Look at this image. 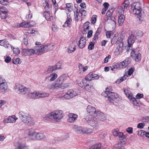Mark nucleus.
<instances>
[{
	"mask_svg": "<svg viewBox=\"0 0 149 149\" xmlns=\"http://www.w3.org/2000/svg\"><path fill=\"white\" fill-rule=\"evenodd\" d=\"M102 95L105 97L108 98V100L111 103L115 105H117L122 100L121 97L117 94L111 92L108 88L106 91L103 92Z\"/></svg>",
	"mask_w": 149,
	"mask_h": 149,
	"instance_id": "obj_1",
	"label": "nucleus"
},
{
	"mask_svg": "<svg viewBox=\"0 0 149 149\" xmlns=\"http://www.w3.org/2000/svg\"><path fill=\"white\" fill-rule=\"evenodd\" d=\"M63 114L62 111L57 110L47 114L43 118L49 121L55 120L59 121L63 118Z\"/></svg>",
	"mask_w": 149,
	"mask_h": 149,
	"instance_id": "obj_2",
	"label": "nucleus"
},
{
	"mask_svg": "<svg viewBox=\"0 0 149 149\" xmlns=\"http://www.w3.org/2000/svg\"><path fill=\"white\" fill-rule=\"evenodd\" d=\"M141 5L139 2L133 3L131 6V10L132 12L138 17V20L139 21L143 20L141 17V12L142 10Z\"/></svg>",
	"mask_w": 149,
	"mask_h": 149,
	"instance_id": "obj_3",
	"label": "nucleus"
},
{
	"mask_svg": "<svg viewBox=\"0 0 149 149\" xmlns=\"http://www.w3.org/2000/svg\"><path fill=\"white\" fill-rule=\"evenodd\" d=\"M19 114L20 119L24 123L30 126H32L34 124L35 122L30 115L22 112H19Z\"/></svg>",
	"mask_w": 149,
	"mask_h": 149,
	"instance_id": "obj_4",
	"label": "nucleus"
},
{
	"mask_svg": "<svg viewBox=\"0 0 149 149\" xmlns=\"http://www.w3.org/2000/svg\"><path fill=\"white\" fill-rule=\"evenodd\" d=\"M96 116H87L85 118L88 124L94 128L97 129L99 126Z\"/></svg>",
	"mask_w": 149,
	"mask_h": 149,
	"instance_id": "obj_5",
	"label": "nucleus"
},
{
	"mask_svg": "<svg viewBox=\"0 0 149 149\" xmlns=\"http://www.w3.org/2000/svg\"><path fill=\"white\" fill-rule=\"evenodd\" d=\"M73 129L77 133L79 134H88L92 132V130L89 128L82 127L77 125L73 126Z\"/></svg>",
	"mask_w": 149,
	"mask_h": 149,
	"instance_id": "obj_6",
	"label": "nucleus"
},
{
	"mask_svg": "<svg viewBox=\"0 0 149 149\" xmlns=\"http://www.w3.org/2000/svg\"><path fill=\"white\" fill-rule=\"evenodd\" d=\"M80 91L77 89H70L64 95L63 97L67 99H69L79 94Z\"/></svg>",
	"mask_w": 149,
	"mask_h": 149,
	"instance_id": "obj_7",
	"label": "nucleus"
},
{
	"mask_svg": "<svg viewBox=\"0 0 149 149\" xmlns=\"http://www.w3.org/2000/svg\"><path fill=\"white\" fill-rule=\"evenodd\" d=\"M124 91L126 97H128L131 103L135 106H137L139 105V102L134 97L130 91L127 89H125L124 90Z\"/></svg>",
	"mask_w": 149,
	"mask_h": 149,
	"instance_id": "obj_8",
	"label": "nucleus"
},
{
	"mask_svg": "<svg viewBox=\"0 0 149 149\" xmlns=\"http://www.w3.org/2000/svg\"><path fill=\"white\" fill-rule=\"evenodd\" d=\"M130 4V3L129 1L127 0H125L121 5L118 7V12L121 14H123L124 12L126 10H127Z\"/></svg>",
	"mask_w": 149,
	"mask_h": 149,
	"instance_id": "obj_9",
	"label": "nucleus"
},
{
	"mask_svg": "<svg viewBox=\"0 0 149 149\" xmlns=\"http://www.w3.org/2000/svg\"><path fill=\"white\" fill-rule=\"evenodd\" d=\"M16 147L15 149H29L28 146L26 143V141L24 139L19 140L17 143V145L15 144Z\"/></svg>",
	"mask_w": 149,
	"mask_h": 149,
	"instance_id": "obj_10",
	"label": "nucleus"
},
{
	"mask_svg": "<svg viewBox=\"0 0 149 149\" xmlns=\"http://www.w3.org/2000/svg\"><path fill=\"white\" fill-rule=\"evenodd\" d=\"M86 110L87 112L89 114L88 116H96L97 114V112L99 111L98 110H96L95 107L91 105H88L87 107Z\"/></svg>",
	"mask_w": 149,
	"mask_h": 149,
	"instance_id": "obj_11",
	"label": "nucleus"
},
{
	"mask_svg": "<svg viewBox=\"0 0 149 149\" xmlns=\"http://www.w3.org/2000/svg\"><path fill=\"white\" fill-rule=\"evenodd\" d=\"M132 52L131 53V56L136 61L139 62L140 61L141 57V54L140 53L136 54L134 49H132Z\"/></svg>",
	"mask_w": 149,
	"mask_h": 149,
	"instance_id": "obj_12",
	"label": "nucleus"
},
{
	"mask_svg": "<svg viewBox=\"0 0 149 149\" xmlns=\"http://www.w3.org/2000/svg\"><path fill=\"white\" fill-rule=\"evenodd\" d=\"M57 74L55 73L47 74L46 76L45 80L51 82L54 81L57 77Z\"/></svg>",
	"mask_w": 149,
	"mask_h": 149,
	"instance_id": "obj_13",
	"label": "nucleus"
},
{
	"mask_svg": "<svg viewBox=\"0 0 149 149\" xmlns=\"http://www.w3.org/2000/svg\"><path fill=\"white\" fill-rule=\"evenodd\" d=\"M17 119L18 118L16 117L15 116L12 115L9 116L7 118L4 119L3 120V122L5 123H14Z\"/></svg>",
	"mask_w": 149,
	"mask_h": 149,
	"instance_id": "obj_14",
	"label": "nucleus"
},
{
	"mask_svg": "<svg viewBox=\"0 0 149 149\" xmlns=\"http://www.w3.org/2000/svg\"><path fill=\"white\" fill-rule=\"evenodd\" d=\"M26 132L29 138L32 140H35L34 138L36 134L35 130L32 129H29L26 131Z\"/></svg>",
	"mask_w": 149,
	"mask_h": 149,
	"instance_id": "obj_15",
	"label": "nucleus"
},
{
	"mask_svg": "<svg viewBox=\"0 0 149 149\" xmlns=\"http://www.w3.org/2000/svg\"><path fill=\"white\" fill-rule=\"evenodd\" d=\"M96 117L98 118V120L102 121H104L107 119L106 115L103 113L100 112V111L97 112Z\"/></svg>",
	"mask_w": 149,
	"mask_h": 149,
	"instance_id": "obj_16",
	"label": "nucleus"
},
{
	"mask_svg": "<svg viewBox=\"0 0 149 149\" xmlns=\"http://www.w3.org/2000/svg\"><path fill=\"white\" fill-rule=\"evenodd\" d=\"M68 116L69 118L68 119V121L71 123H74L78 118L77 114L73 113H70L68 115Z\"/></svg>",
	"mask_w": 149,
	"mask_h": 149,
	"instance_id": "obj_17",
	"label": "nucleus"
},
{
	"mask_svg": "<svg viewBox=\"0 0 149 149\" xmlns=\"http://www.w3.org/2000/svg\"><path fill=\"white\" fill-rule=\"evenodd\" d=\"M76 44L75 42H72L68 46L67 48V52L68 53H71L74 52L76 49Z\"/></svg>",
	"mask_w": 149,
	"mask_h": 149,
	"instance_id": "obj_18",
	"label": "nucleus"
},
{
	"mask_svg": "<svg viewBox=\"0 0 149 149\" xmlns=\"http://www.w3.org/2000/svg\"><path fill=\"white\" fill-rule=\"evenodd\" d=\"M77 83L79 86L84 88L87 84V81L85 79L80 78L77 80Z\"/></svg>",
	"mask_w": 149,
	"mask_h": 149,
	"instance_id": "obj_19",
	"label": "nucleus"
},
{
	"mask_svg": "<svg viewBox=\"0 0 149 149\" xmlns=\"http://www.w3.org/2000/svg\"><path fill=\"white\" fill-rule=\"evenodd\" d=\"M86 42V40L84 37H81L77 44L79 48L80 49L83 48L85 47Z\"/></svg>",
	"mask_w": 149,
	"mask_h": 149,
	"instance_id": "obj_20",
	"label": "nucleus"
},
{
	"mask_svg": "<svg viewBox=\"0 0 149 149\" xmlns=\"http://www.w3.org/2000/svg\"><path fill=\"white\" fill-rule=\"evenodd\" d=\"M67 20L63 25V26L64 27H70L71 26V23L72 21L71 18L70 17V15L69 13L67 14Z\"/></svg>",
	"mask_w": 149,
	"mask_h": 149,
	"instance_id": "obj_21",
	"label": "nucleus"
},
{
	"mask_svg": "<svg viewBox=\"0 0 149 149\" xmlns=\"http://www.w3.org/2000/svg\"><path fill=\"white\" fill-rule=\"evenodd\" d=\"M135 40V37L134 36L132 35L129 37L127 41L129 47H131L132 44L134 42Z\"/></svg>",
	"mask_w": 149,
	"mask_h": 149,
	"instance_id": "obj_22",
	"label": "nucleus"
},
{
	"mask_svg": "<svg viewBox=\"0 0 149 149\" xmlns=\"http://www.w3.org/2000/svg\"><path fill=\"white\" fill-rule=\"evenodd\" d=\"M23 86H24L21 84L16 83L14 86V90L17 93L20 94Z\"/></svg>",
	"mask_w": 149,
	"mask_h": 149,
	"instance_id": "obj_23",
	"label": "nucleus"
},
{
	"mask_svg": "<svg viewBox=\"0 0 149 149\" xmlns=\"http://www.w3.org/2000/svg\"><path fill=\"white\" fill-rule=\"evenodd\" d=\"M84 88L88 91L91 92L94 90V87L92 84H86Z\"/></svg>",
	"mask_w": 149,
	"mask_h": 149,
	"instance_id": "obj_24",
	"label": "nucleus"
},
{
	"mask_svg": "<svg viewBox=\"0 0 149 149\" xmlns=\"http://www.w3.org/2000/svg\"><path fill=\"white\" fill-rule=\"evenodd\" d=\"M38 92H34L31 93H29L28 94L29 96L32 99H36L38 98Z\"/></svg>",
	"mask_w": 149,
	"mask_h": 149,
	"instance_id": "obj_25",
	"label": "nucleus"
},
{
	"mask_svg": "<svg viewBox=\"0 0 149 149\" xmlns=\"http://www.w3.org/2000/svg\"><path fill=\"white\" fill-rule=\"evenodd\" d=\"M123 14H121V15L118 16V23L119 26L122 25L125 19V16Z\"/></svg>",
	"mask_w": 149,
	"mask_h": 149,
	"instance_id": "obj_26",
	"label": "nucleus"
},
{
	"mask_svg": "<svg viewBox=\"0 0 149 149\" xmlns=\"http://www.w3.org/2000/svg\"><path fill=\"white\" fill-rule=\"evenodd\" d=\"M45 136L43 133H36L35 137L34 138L35 140H40L44 139L45 138Z\"/></svg>",
	"mask_w": 149,
	"mask_h": 149,
	"instance_id": "obj_27",
	"label": "nucleus"
},
{
	"mask_svg": "<svg viewBox=\"0 0 149 149\" xmlns=\"http://www.w3.org/2000/svg\"><path fill=\"white\" fill-rule=\"evenodd\" d=\"M0 45L6 48H8L9 46L8 42L5 39L0 40Z\"/></svg>",
	"mask_w": 149,
	"mask_h": 149,
	"instance_id": "obj_28",
	"label": "nucleus"
},
{
	"mask_svg": "<svg viewBox=\"0 0 149 149\" xmlns=\"http://www.w3.org/2000/svg\"><path fill=\"white\" fill-rule=\"evenodd\" d=\"M8 88V85L6 82L0 84V90L2 92H4Z\"/></svg>",
	"mask_w": 149,
	"mask_h": 149,
	"instance_id": "obj_29",
	"label": "nucleus"
},
{
	"mask_svg": "<svg viewBox=\"0 0 149 149\" xmlns=\"http://www.w3.org/2000/svg\"><path fill=\"white\" fill-rule=\"evenodd\" d=\"M45 9L47 13H50L51 10V6L48 2H46Z\"/></svg>",
	"mask_w": 149,
	"mask_h": 149,
	"instance_id": "obj_30",
	"label": "nucleus"
},
{
	"mask_svg": "<svg viewBox=\"0 0 149 149\" xmlns=\"http://www.w3.org/2000/svg\"><path fill=\"white\" fill-rule=\"evenodd\" d=\"M30 92V89L29 88H26L24 86L23 88H22V91L20 94L22 95H24L27 93H28L29 94Z\"/></svg>",
	"mask_w": 149,
	"mask_h": 149,
	"instance_id": "obj_31",
	"label": "nucleus"
},
{
	"mask_svg": "<svg viewBox=\"0 0 149 149\" xmlns=\"http://www.w3.org/2000/svg\"><path fill=\"white\" fill-rule=\"evenodd\" d=\"M121 45L123 46V44H120L117 47L116 49L115 50V53L116 55H119L120 54V52H121L122 49L120 47Z\"/></svg>",
	"mask_w": 149,
	"mask_h": 149,
	"instance_id": "obj_32",
	"label": "nucleus"
},
{
	"mask_svg": "<svg viewBox=\"0 0 149 149\" xmlns=\"http://www.w3.org/2000/svg\"><path fill=\"white\" fill-rule=\"evenodd\" d=\"M79 72L80 73L81 72L83 71V72H84L86 71L88 68V67L87 66H86L84 67H83L82 64H79Z\"/></svg>",
	"mask_w": 149,
	"mask_h": 149,
	"instance_id": "obj_33",
	"label": "nucleus"
},
{
	"mask_svg": "<svg viewBox=\"0 0 149 149\" xmlns=\"http://www.w3.org/2000/svg\"><path fill=\"white\" fill-rule=\"evenodd\" d=\"M102 148L101 144L98 143L95 144L91 146L89 149H102Z\"/></svg>",
	"mask_w": 149,
	"mask_h": 149,
	"instance_id": "obj_34",
	"label": "nucleus"
},
{
	"mask_svg": "<svg viewBox=\"0 0 149 149\" xmlns=\"http://www.w3.org/2000/svg\"><path fill=\"white\" fill-rule=\"evenodd\" d=\"M25 51L28 55H31L35 54V51L33 49H26Z\"/></svg>",
	"mask_w": 149,
	"mask_h": 149,
	"instance_id": "obj_35",
	"label": "nucleus"
},
{
	"mask_svg": "<svg viewBox=\"0 0 149 149\" xmlns=\"http://www.w3.org/2000/svg\"><path fill=\"white\" fill-rule=\"evenodd\" d=\"M67 76L65 74H64L60 76L58 78V80L59 81H61L62 82L67 80Z\"/></svg>",
	"mask_w": 149,
	"mask_h": 149,
	"instance_id": "obj_36",
	"label": "nucleus"
},
{
	"mask_svg": "<svg viewBox=\"0 0 149 149\" xmlns=\"http://www.w3.org/2000/svg\"><path fill=\"white\" fill-rule=\"evenodd\" d=\"M41 46H37L35 47L34 49L35 51V54H37L41 53Z\"/></svg>",
	"mask_w": 149,
	"mask_h": 149,
	"instance_id": "obj_37",
	"label": "nucleus"
},
{
	"mask_svg": "<svg viewBox=\"0 0 149 149\" xmlns=\"http://www.w3.org/2000/svg\"><path fill=\"white\" fill-rule=\"evenodd\" d=\"M100 34V32L99 31V29H98L95 34L94 35V36L93 38V42L94 41H96L98 39V36L99 34Z\"/></svg>",
	"mask_w": 149,
	"mask_h": 149,
	"instance_id": "obj_38",
	"label": "nucleus"
},
{
	"mask_svg": "<svg viewBox=\"0 0 149 149\" xmlns=\"http://www.w3.org/2000/svg\"><path fill=\"white\" fill-rule=\"evenodd\" d=\"M90 24V23L88 22H87L84 23V30L83 31L86 32L88 31L89 28Z\"/></svg>",
	"mask_w": 149,
	"mask_h": 149,
	"instance_id": "obj_39",
	"label": "nucleus"
},
{
	"mask_svg": "<svg viewBox=\"0 0 149 149\" xmlns=\"http://www.w3.org/2000/svg\"><path fill=\"white\" fill-rule=\"evenodd\" d=\"M54 70H55L53 66H50L47 69L46 72H47V74H49L52 73V72Z\"/></svg>",
	"mask_w": 149,
	"mask_h": 149,
	"instance_id": "obj_40",
	"label": "nucleus"
},
{
	"mask_svg": "<svg viewBox=\"0 0 149 149\" xmlns=\"http://www.w3.org/2000/svg\"><path fill=\"white\" fill-rule=\"evenodd\" d=\"M11 49H12L13 53L16 54H18L20 53V50L18 48H15L12 46L11 45H10Z\"/></svg>",
	"mask_w": 149,
	"mask_h": 149,
	"instance_id": "obj_41",
	"label": "nucleus"
},
{
	"mask_svg": "<svg viewBox=\"0 0 149 149\" xmlns=\"http://www.w3.org/2000/svg\"><path fill=\"white\" fill-rule=\"evenodd\" d=\"M38 98L40 97H48L49 95V93H40L38 92Z\"/></svg>",
	"mask_w": 149,
	"mask_h": 149,
	"instance_id": "obj_42",
	"label": "nucleus"
},
{
	"mask_svg": "<svg viewBox=\"0 0 149 149\" xmlns=\"http://www.w3.org/2000/svg\"><path fill=\"white\" fill-rule=\"evenodd\" d=\"M45 47L47 49V52L53 49L54 45L52 44H46L45 45Z\"/></svg>",
	"mask_w": 149,
	"mask_h": 149,
	"instance_id": "obj_43",
	"label": "nucleus"
},
{
	"mask_svg": "<svg viewBox=\"0 0 149 149\" xmlns=\"http://www.w3.org/2000/svg\"><path fill=\"white\" fill-rule=\"evenodd\" d=\"M55 70L57 69H60L61 68V63L58 62L53 65Z\"/></svg>",
	"mask_w": 149,
	"mask_h": 149,
	"instance_id": "obj_44",
	"label": "nucleus"
},
{
	"mask_svg": "<svg viewBox=\"0 0 149 149\" xmlns=\"http://www.w3.org/2000/svg\"><path fill=\"white\" fill-rule=\"evenodd\" d=\"M107 20V21L111 22L113 24H116V19L114 17H111L109 18H108Z\"/></svg>",
	"mask_w": 149,
	"mask_h": 149,
	"instance_id": "obj_45",
	"label": "nucleus"
},
{
	"mask_svg": "<svg viewBox=\"0 0 149 149\" xmlns=\"http://www.w3.org/2000/svg\"><path fill=\"white\" fill-rule=\"evenodd\" d=\"M113 13V10L112 9H109L107 11L106 15L107 17H110L112 15Z\"/></svg>",
	"mask_w": 149,
	"mask_h": 149,
	"instance_id": "obj_46",
	"label": "nucleus"
},
{
	"mask_svg": "<svg viewBox=\"0 0 149 149\" xmlns=\"http://www.w3.org/2000/svg\"><path fill=\"white\" fill-rule=\"evenodd\" d=\"M95 43V42L94 41L90 42L88 47V49L89 50H92L94 49Z\"/></svg>",
	"mask_w": 149,
	"mask_h": 149,
	"instance_id": "obj_47",
	"label": "nucleus"
},
{
	"mask_svg": "<svg viewBox=\"0 0 149 149\" xmlns=\"http://www.w3.org/2000/svg\"><path fill=\"white\" fill-rule=\"evenodd\" d=\"M91 74V72H90L89 73L86 75L85 77V79H86V81H91L92 80H93Z\"/></svg>",
	"mask_w": 149,
	"mask_h": 149,
	"instance_id": "obj_48",
	"label": "nucleus"
},
{
	"mask_svg": "<svg viewBox=\"0 0 149 149\" xmlns=\"http://www.w3.org/2000/svg\"><path fill=\"white\" fill-rule=\"evenodd\" d=\"M47 14L45 15V18L47 20L51 21L53 19L52 16L50 15V13H47Z\"/></svg>",
	"mask_w": 149,
	"mask_h": 149,
	"instance_id": "obj_49",
	"label": "nucleus"
},
{
	"mask_svg": "<svg viewBox=\"0 0 149 149\" xmlns=\"http://www.w3.org/2000/svg\"><path fill=\"white\" fill-rule=\"evenodd\" d=\"M19 26L20 27H24V28H28L29 27L28 24L27 22H24L21 23L19 24Z\"/></svg>",
	"mask_w": 149,
	"mask_h": 149,
	"instance_id": "obj_50",
	"label": "nucleus"
},
{
	"mask_svg": "<svg viewBox=\"0 0 149 149\" xmlns=\"http://www.w3.org/2000/svg\"><path fill=\"white\" fill-rule=\"evenodd\" d=\"M117 136L120 138L122 140H123L125 139L126 137L125 135H124L123 134L122 132H118V135Z\"/></svg>",
	"mask_w": 149,
	"mask_h": 149,
	"instance_id": "obj_51",
	"label": "nucleus"
},
{
	"mask_svg": "<svg viewBox=\"0 0 149 149\" xmlns=\"http://www.w3.org/2000/svg\"><path fill=\"white\" fill-rule=\"evenodd\" d=\"M127 77V75H125L123 77H120L119 79H118L116 82H122L125 80Z\"/></svg>",
	"mask_w": 149,
	"mask_h": 149,
	"instance_id": "obj_52",
	"label": "nucleus"
},
{
	"mask_svg": "<svg viewBox=\"0 0 149 149\" xmlns=\"http://www.w3.org/2000/svg\"><path fill=\"white\" fill-rule=\"evenodd\" d=\"M0 11L1 12V13L7 14V10L6 8L4 6H0Z\"/></svg>",
	"mask_w": 149,
	"mask_h": 149,
	"instance_id": "obj_53",
	"label": "nucleus"
},
{
	"mask_svg": "<svg viewBox=\"0 0 149 149\" xmlns=\"http://www.w3.org/2000/svg\"><path fill=\"white\" fill-rule=\"evenodd\" d=\"M97 16L96 15H93L91 19V22L93 24H95L96 21Z\"/></svg>",
	"mask_w": 149,
	"mask_h": 149,
	"instance_id": "obj_54",
	"label": "nucleus"
},
{
	"mask_svg": "<svg viewBox=\"0 0 149 149\" xmlns=\"http://www.w3.org/2000/svg\"><path fill=\"white\" fill-rule=\"evenodd\" d=\"M79 12L81 13L82 16H85L86 15V11L84 9H80L79 10Z\"/></svg>",
	"mask_w": 149,
	"mask_h": 149,
	"instance_id": "obj_55",
	"label": "nucleus"
},
{
	"mask_svg": "<svg viewBox=\"0 0 149 149\" xmlns=\"http://www.w3.org/2000/svg\"><path fill=\"white\" fill-rule=\"evenodd\" d=\"M125 63L126 64L127 66L131 62V58L130 57H128L126 58L124 61Z\"/></svg>",
	"mask_w": 149,
	"mask_h": 149,
	"instance_id": "obj_56",
	"label": "nucleus"
},
{
	"mask_svg": "<svg viewBox=\"0 0 149 149\" xmlns=\"http://www.w3.org/2000/svg\"><path fill=\"white\" fill-rule=\"evenodd\" d=\"M120 68H126L127 66L123 61L119 63Z\"/></svg>",
	"mask_w": 149,
	"mask_h": 149,
	"instance_id": "obj_57",
	"label": "nucleus"
},
{
	"mask_svg": "<svg viewBox=\"0 0 149 149\" xmlns=\"http://www.w3.org/2000/svg\"><path fill=\"white\" fill-rule=\"evenodd\" d=\"M91 74L93 80L97 79L99 78V76L98 74H94L93 72H91Z\"/></svg>",
	"mask_w": 149,
	"mask_h": 149,
	"instance_id": "obj_58",
	"label": "nucleus"
},
{
	"mask_svg": "<svg viewBox=\"0 0 149 149\" xmlns=\"http://www.w3.org/2000/svg\"><path fill=\"white\" fill-rule=\"evenodd\" d=\"M54 89H58L59 88L61 89V87H60V84H56V82L53 83Z\"/></svg>",
	"mask_w": 149,
	"mask_h": 149,
	"instance_id": "obj_59",
	"label": "nucleus"
},
{
	"mask_svg": "<svg viewBox=\"0 0 149 149\" xmlns=\"http://www.w3.org/2000/svg\"><path fill=\"white\" fill-rule=\"evenodd\" d=\"M8 0H0V3L4 6H6L8 4Z\"/></svg>",
	"mask_w": 149,
	"mask_h": 149,
	"instance_id": "obj_60",
	"label": "nucleus"
},
{
	"mask_svg": "<svg viewBox=\"0 0 149 149\" xmlns=\"http://www.w3.org/2000/svg\"><path fill=\"white\" fill-rule=\"evenodd\" d=\"M23 42L25 45H27L28 43L27 36L26 35L24 36Z\"/></svg>",
	"mask_w": 149,
	"mask_h": 149,
	"instance_id": "obj_61",
	"label": "nucleus"
},
{
	"mask_svg": "<svg viewBox=\"0 0 149 149\" xmlns=\"http://www.w3.org/2000/svg\"><path fill=\"white\" fill-rule=\"evenodd\" d=\"M13 62L14 64H17L20 63L21 61L19 58H17L13 61Z\"/></svg>",
	"mask_w": 149,
	"mask_h": 149,
	"instance_id": "obj_62",
	"label": "nucleus"
},
{
	"mask_svg": "<svg viewBox=\"0 0 149 149\" xmlns=\"http://www.w3.org/2000/svg\"><path fill=\"white\" fill-rule=\"evenodd\" d=\"M41 53H43L47 52V49H46L45 45H44L41 46Z\"/></svg>",
	"mask_w": 149,
	"mask_h": 149,
	"instance_id": "obj_63",
	"label": "nucleus"
},
{
	"mask_svg": "<svg viewBox=\"0 0 149 149\" xmlns=\"http://www.w3.org/2000/svg\"><path fill=\"white\" fill-rule=\"evenodd\" d=\"M113 67H114L115 69L119 70L121 69L119 63H115V64L113 65Z\"/></svg>",
	"mask_w": 149,
	"mask_h": 149,
	"instance_id": "obj_64",
	"label": "nucleus"
}]
</instances>
